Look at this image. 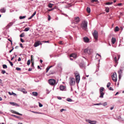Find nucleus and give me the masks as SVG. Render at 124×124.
Listing matches in <instances>:
<instances>
[{
    "label": "nucleus",
    "instance_id": "nucleus-1",
    "mask_svg": "<svg viewBox=\"0 0 124 124\" xmlns=\"http://www.w3.org/2000/svg\"><path fill=\"white\" fill-rule=\"evenodd\" d=\"M87 21H84L82 22L81 26L84 30L86 29L87 27Z\"/></svg>",
    "mask_w": 124,
    "mask_h": 124
},
{
    "label": "nucleus",
    "instance_id": "nucleus-2",
    "mask_svg": "<svg viewBox=\"0 0 124 124\" xmlns=\"http://www.w3.org/2000/svg\"><path fill=\"white\" fill-rule=\"evenodd\" d=\"M104 90V88L103 87H101L99 89V91L100 94V95L99 96V97L101 98H103V95L104 93L103 92Z\"/></svg>",
    "mask_w": 124,
    "mask_h": 124
},
{
    "label": "nucleus",
    "instance_id": "nucleus-3",
    "mask_svg": "<svg viewBox=\"0 0 124 124\" xmlns=\"http://www.w3.org/2000/svg\"><path fill=\"white\" fill-rule=\"evenodd\" d=\"M80 19L79 17H77L74 18V21L72 22V24L74 23L75 24H77L80 21Z\"/></svg>",
    "mask_w": 124,
    "mask_h": 124
},
{
    "label": "nucleus",
    "instance_id": "nucleus-4",
    "mask_svg": "<svg viewBox=\"0 0 124 124\" xmlns=\"http://www.w3.org/2000/svg\"><path fill=\"white\" fill-rule=\"evenodd\" d=\"M93 35L94 38L96 40H97V39L98 36L97 31L96 30H94V32L93 33Z\"/></svg>",
    "mask_w": 124,
    "mask_h": 124
},
{
    "label": "nucleus",
    "instance_id": "nucleus-5",
    "mask_svg": "<svg viewBox=\"0 0 124 124\" xmlns=\"http://www.w3.org/2000/svg\"><path fill=\"white\" fill-rule=\"evenodd\" d=\"M75 76L76 77V83H78L80 80L79 74L76 73L75 74Z\"/></svg>",
    "mask_w": 124,
    "mask_h": 124
},
{
    "label": "nucleus",
    "instance_id": "nucleus-6",
    "mask_svg": "<svg viewBox=\"0 0 124 124\" xmlns=\"http://www.w3.org/2000/svg\"><path fill=\"white\" fill-rule=\"evenodd\" d=\"M112 77L113 80L115 82H116L117 81V78L116 73V72L113 73Z\"/></svg>",
    "mask_w": 124,
    "mask_h": 124
},
{
    "label": "nucleus",
    "instance_id": "nucleus-7",
    "mask_svg": "<svg viewBox=\"0 0 124 124\" xmlns=\"http://www.w3.org/2000/svg\"><path fill=\"white\" fill-rule=\"evenodd\" d=\"M49 84L51 85H54L55 83V80L53 79H50L48 80Z\"/></svg>",
    "mask_w": 124,
    "mask_h": 124
},
{
    "label": "nucleus",
    "instance_id": "nucleus-8",
    "mask_svg": "<svg viewBox=\"0 0 124 124\" xmlns=\"http://www.w3.org/2000/svg\"><path fill=\"white\" fill-rule=\"evenodd\" d=\"M85 120L86 122L90 124H95L97 122L96 121H91L88 119H86Z\"/></svg>",
    "mask_w": 124,
    "mask_h": 124
},
{
    "label": "nucleus",
    "instance_id": "nucleus-9",
    "mask_svg": "<svg viewBox=\"0 0 124 124\" xmlns=\"http://www.w3.org/2000/svg\"><path fill=\"white\" fill-rule=\"evenodd\" d=\"M75 83V78H70V85H74Z\"/></svg>",
    "mask_w": 124,
    "mask_h": 124
},
{
    "label": "nucleus",
    "instance_id": "nucleus-10",
    "mask_svg": "<svg viewBox=\"0 0 124 124\" xmlns=\"http://www.w3.org/2000/svg\"><path fill=\"white\" fill-rule=\"evenodd\" d=\"M91 50L90 49H85L84 51V52L86 54H90L91 52Z\"/></svg>",
    "mask_w": 124,
    "mask_h": 124
},
{
    "label": "nucleus",
    "instance_id": "nucleus-11",
    "mask_svg": "<svg viewBox=\"0 0 124 124\" xmlns=\"http://www.w3.org/2000/svg\"><path fill=\"white\" fill-rule=\"evenodd\" d=\"M42 44L40 41H38L35 42L34 44V46L35 47H37L39 46L40 44L41 45Z\"/></svg>",
    "mask_w": 124,
    "mask_h": 124
},
{
    "label": "nucleus",
    "instance_id": "nucleus-12",
    "mask_svg": "<svg viewBox=\"0 0 124 124\" xmlns=\"http://www.w3.org/2000/svg\"><path fill=\"white\" fill-rule=\"evenodd\" d=\"M10 111L12 113L15 114H16L17 115H20V116H22V114L20 113H19L18 112H16L15 111H14L13 110H10Z\"/></svg>",
    "mask_w": 124,
    "mask_h": 124
},
{
    "label": "nucleus",
    "instance_id": "nucleus-13",
    "mask_svg": "<svg viewBox=\"0 0 124 124\" xmlns=\"http://www.w3.org/2000/svg\"><path fill=\"white\" fill-rule=\"evenodd\" d=\"M84 41L86 43H88L89 41V39L87 37H85L83 38Z\"/></svg>",
    "mask_w": 124,
    "mask_h": 124
},
{
    "label": "nucleus",
    "instance_id": "nucleus-14",
    "mask_svg": "<svg viewBox=\"0 0 124 124\" xmlns=\"http://www.w3.org/2000/svg\"><path fill=\"white\" fill-rule=\"evenodd\" d=\"M9 103L13 106H19V105L17 104L14 102H10Z\"/></svg>",
    "mask_w": 124,
    "mask_h": 124
},
{
    "label": "nucleus",
    "instance_id": "nucleus-15",
    "mask_svg": "<svg viewBox=\"0 0 124 124\" xmlns=\"http://www.w3.org/2000/svg\"><path fill=\"white\" fill-rule=\"evenodd\" d=\"M70 57H72L74 58H75L77 57V55L76 54L72 53L70 55Z\"/></svg>",
    "mask_w": 124,
    "mask_h": 124
},
{
    "label": "nucleus",
    "instance_id": "nucleus-16",
    "mask_svg": "<svg viewBox=\"0 0 124 124\" xmlns=\"http://www.w3.org/2000/svg\"><path fill=\"white\" fill-rule=\"evenodd\" d=\"M6 9L5 8H2L0 10V12L2 13H5L6 12Z\"/></svg>",
    "mask_w": 124,
    "mask_h": 124
},
{
    "label": "nucleus",
    "instance_id": "nucleus-17",
    "mask_svg": "<svg viewBox=\"0 0 124 124\" xmlns=\"http://www.w3.org/2000/svg\"><path fill=\"white\" fill-rule=\"evenodd\" d=\"M7 26L6 28H5V29H6V30L4 32H3L4 34L5 35H8V33H7Z\"/></svg>",
    "mask_w": 124,
    "mask_h": 124
},
{
    "label": "nucleus",
    "instance_id": "nucleus-18",
    "mask_svg": "<svg viewBox=\"0 0 124 124\" xmlns=\"http://www.w3.org/2000/svg\"><path fill=\"white\" fill-rule=\"evenodd\" d=\"M79 66L80 68L81 69H83V68H85V66L84 64L81 63L79 64Z\"/></svg>",
    "mask_w": 124,
    "mask_h": 124
},
{
    "label": "nucleus",
    "instance_id": "nucleus-19",
    "mask_svg": "<svg viewBox=\"0 0 124 124\" xmlns=\"http://www.w3.org/2000/svg\"><path fill=\"white\" fill-rule=\"evenodd\" d=\"M65 88V87L64 86L62 85L60 86V89L61 90L63 91Z\"/></svg>",
    "mask_w": 124,
    "mask_h": 124
},
{
    "label": "nucleus",
    "instance_id": "nucleus-20",
    "mask_svg": "<svg viewBox=\"0 0 124 124\" xmlns=\"http://www.w3.org/2000/svg\"><path fill=\"white\" fill-rule=\"evenodd\" d=\"M36 12H35L28 19V20H30L31 19V18L36 14Z\"/></svg>",
    "mask_w": 124,
    "mask_h": 124
},
{
    "label": "nucleus",
    "instance_id": "nucleus-21",
    "mask_svg": "<svg viewBox=\"0 0 124 124\" xmlns=\"http://www.w3.org/2000/svg\"><path fill=\"white\" fill-rule=\"evenodd\" d=\"M116 41V39L115 38L113 37L111 39V41L113 44H114L115 43Z\"/></svg>",
    "mask_w": 124,
    "mask_h": 124
},
{
    "label": "nucleus",
    "instance_id": "nucleus-22",
    "mask_svg": "<svg viewBox=\"0 0 124 124\" xmlns=\"http://www.w3.org/2000/svg\"><path fill=\"white\" fill-rule=\"evenodd\" d=\"M21 91L23 92L24 93H26L27 92L25 91V89L23 88H22L21 90Z\"/></svg>",
    "mask_w": 124,
    "mask_h": 124
},
{
    "label": "nucleus",
    "instance_id": "nucleus-23",
    "mask_svg": "<svg viewBox=\"0 0 124 124\" xmlns=\"http://www.w3.org/2000/svg\"><path fill=\"white\" fill-rule=\"evenodd\" d=\"M119 29L118 26H116L115 28L114 31L115 32L117 31H119Z\"/></svg>",
    "mask_w": 124,
    "mask_h": 124
},
{
    "label": "nucleus",
    "instance_id": "nucleus-24",
    "mask_svg": "<svg viewBox=\"0 0 124 124\" xmlns=\"http://www.w3.org/2000/svg\"><path fill=\"white\" fill-rule=\"evenodd\" d=\"M33 95L34 96H36L38 95V93L36 92H33L32 93Z\"/></svg>",
    "mask_w": 124,
    "mask_h": 124
},
{
    "label": "nucleus",
    "instance_id": "nucleus-25",
    "mask_svg": "<svg viewBox=\"0 0 124 124\" xmlns=\"http://www.w3.org/2000/svg\"><path fill=\"white\" fill-rule=\"evenodd\" d=\"M86 10L87 12L88 13H89L90 12H91V10L90 9V8L88 7H87L86 8Z\"/></svg>",
    "mask_w": 124,
    "mask_h": 124
},
{
    "label": "nucleus",
    "instance_id": "nucleus-26",
    "mask_svg": "<svg viewBox=\"0 0 124 124\" xmlns=\"http://www.w3.org/2000/svg\"><path fill=\"white\" fill-rule=\"evenodd\" d=\"M114 61L116 63H118L117 60V59L116 57V56H115V57L114 58Z\"/></svg>",
    "mask_w": 124,
    "mask_h": 124
},
{
    "label": "nucleus",
    "instance_id": "nucleus-27",
    "mask_svg": "<svg viewBox=\"0 0 124 124\" xmlns=\"http://www.w3.org/2000/svg\"><path fill=\"white\" fill-rule=\"evenodd\" d=\"M8 93H9V94L10 95H14V96H15L16 95V94L15 93H13V92H12V93H11L10 92H8Z\"/></svg>",
    "mask_w": 124,
    "mask_h": 124
},
{
    "label": "nucleus",
    "instance_id": "nucleus-28",
    "mask_svg": "<svg viewBox=\"0 0 124 124\" xmlns=\"http://www.w3.org/2000/svg\"><path fill=\"white\" fill-rule=\"evenodd\" d=\"M11 116L18 119H19L20 118V117L14 115H11Z\"/></svg>",
    "mask_w": 124,
    "mask_h": 124
},
{
    "label": "nucleus",
    "instance_id": "nucleus-29",
    "mask_svg": "<svg viewBox=\"0 0 124 124\" xmlns=\"http://www.w3.org/2000/svg\"><path fill=\"white\" fill-rule=\"evenodd\" d=\"M113 3L112 2H108L106 3L105 4L106 5H109L112 4Z\"/></svg>",
    "mask_w": 124,
    "mask_h": 124
},
{
    "label": "nucleus",
    "instance_id": "nucleus-30",
    "mask_svg": "<svg viewBox=\"0 0 124 124\" xmlns=\"http://www.w3.org/2000/svg\"><path fill=\"white\" fill-rule=\"evenodd\" d=\"M26 17V16H20L19 17V18L20 19H24V18H25Z\"/></svg>",
    "mask_w": 124,
    "mask_h": 124
},
{
    "label": "nucleus",
    "instance_id": "nucleus-31",
    "mask_svg": "<svg viewBox=\"0 0 124 124\" xmlns=\"http://www.w3.org/2000/svg\"><path fill=\"white\" fill-rule=\"evenodd\" d=\"M30 29V28L29 27L26 28L25 29L24 31H28Z\"/></svg>",
    "mask_w": 124,
    "mask_h": 124
},
{
    "label": "nucleus",
    "instance_id": "nucleus-32",
    "mask_svg": "<svg viewBox=\"0 0 124 124\" xmlns=\"http://www.w3.org/2000/svg\"><path fill=\"white\" fill-rule=\"evenodd\" d=\"M53 5V4H52L50 3H49L48 4V6L49 8H51L52 7Z\"/></svg>",
    "mask_w": 124,
    "mask_h": 124
},
{
    "label": "nucleus",
    "instance_id": "nucleus-33",
    "mask_svg": "<svg viewBox=\"0 0 124 124\" xmlns=\"http://www.w3.org/2000/svg\"><path fill=\"white\" fill-rule=\"evenodd\" d=\"M109 8L108 7H106L105 9V10L107 13H108L109 12Z\"/></svg>",
    "mask_w": 124,
    "mask_h": 124
},
{
    "label": "nucleus",
    "instance_id": "nucleus-34",
    "mask_svg": "<svg viewBox=\"0 0 124 124\" xmlns=\"http://www.w3.org/2000/svg\"><path fill=\"white\" fill-rule=\"evenodd\" d=\"M33 55H31V62H34V60L33 59Z\"/></svg>",
    "mask_w": 124,
    "mask_h": 124
},
{
    "label": "nucleus",
    "instance_id": "nucleus-35",
    "mask_svg": "<svg viewBox=\"0 0 124 124\" xmlns=\"http://www.w3.org/2000/svg\"><path fill=\"white\" fill-rule=\"evenodd\" d=\"M67 101L69 102H71L72 101V100L71 99L69 98H67Z\"/></svg>",
    "mask_w": 124,
    "mask_h": 124
},
{
    "label": "nucleus",
    "instance_id": "nucleus-36",
    "mask_svg": "<svg viewBox=\"0 0 124 124\" xmlns=\"http://www.w3.org/2000/svg\"><path fill=\"white\" fill-rule=\"evenodd\" d=\"M122 70L121 69H120L119 71H118V72L119 74L121 75L122 73Z\"/></svg>",
    "mask_w": 124,
    "mask_h": 124
},
{
    "label": "nucleus",
    "instance_id": "nucleus-37",
    "mask_svg": "<svg viewBox=\"0 0 124 124\" xmlns=\"http://www.w3.org/2000/svg\"><path fill=\"white\" fill-rule=\"evenodd\" d=\"M110 84H111V83H110L108 82L107 83V87L108 88L109 87V86H110Z\"/></svg>",
    "mask_w": 124,
    "mask_h": 124
},
{
    "label": "nucleus",
    "instance_id": "nucleus-38",
    "mask_svg": "<svg viewBox=\"0 0 124 124\" xmlns=\"http://www.w3.org/2000/svg\"><path fill=\"white\" fill-rule=\"evenodd\" d=\"M30 62H31V61H30V60H28V61H27V64L28 65H29L30 63Z\"/></svg>",
    "mask_w": 124,
    "mask_h": 124
},
{
    "label": "nucleus",
    "instance_id": "nucleus-39",
    "mask_svg": "<svg viewBox=\"0 0 124 124\" xmlns=\"http://www.w3.org/2000/svg\"><path fill=\"white\" fill-rule=\"evenodd\" d=\"M24 33H22L21 35H20V37H24Z\"/></svg>",
    "mask_w": 124,
    "mask_h": 124
},
{
    "label": "nucleus",
    "instance_id": "nucleus-40",
    "mask_svg": "<svg viewBox=\"0 0 124 124\" xmlns=\"http://www.w3.org/2000/svg\"><path fill=\"white\" fill-rule=\"evenodd\" d=\"M3 68L4 69H6L7 68V66L6 65L4 64L3 65Z\"/></svg>",
    "mask_w": 124,
    "mask_h": 124
},
{
    "label": "nucleus",
    "instance_id": "nucleus-41",
    "mask_svg": "<svg viewBox=\"0 0 124 124\" xmlns=\"http://www.w3.org/2000/svg\"><path fill=\"white\" fill-rule=\"evenodd\" d=\"M98 1V0H91V2H97Z\"/></svg>",
    "mask_w": 124,
    "mask_h": 124
},
{
    "label": "nucleus",
    "instance_id": "nucleus-42",
    "mask_svg": "<svg viewBox=\"0 0 124 124\" xmlns=\"http://www.w3.org/2000/svg\"><path fill=\"white\" fill-rule=\"evenodd\" d=\"M1 73H2L4 74L6 73V71L4 70H2L1 71Z\"/></svg>",
    "mask_w": 124,
    "mask_h": 124
},
{
    "label": "nucleus",
    "instance_id": "nucleus-43",
    "mask_svg": "<svg viewBox=\"0 0 124 124\" xmlns=\"http://www.w3.org/2000/svg\"><path fill=\"white\" fill-rule=\"evenodd\" d=\"M102 104L101 103H97V104H94V105H102Z\"/></svg>",
    "mask_w": 124,
    "mask_h": 124
},
{
    "label": "nucleus",
    "instance_id": "nucleus-44",
    "mask_svg": "<svg viewBox=\"0 0 124 124\" xmlns=\"http://www.w3.org/2000/svg\"><path fill=\"white\" fill-rule=\"evenodd\" d=\"M107 105V103L106 102H105L103 104V105L104 106H105Z\"/></svg>",
    "mask_w": 124,
    "mask_h": 124
},
{
    "label": "nucleus",
    "instance_id": "nucleus-45",
    "mask_svg": "<svg viewBox=\"0 0 124 124\" xmlns=\"http://www.w3.org/2000/svg\"><path fill=\"white\" fill-rule=\"evenodd\" d=\"M97 55H98L99 56H100V57H101V55H99L98 54H96V57L97 58H98V57H97Z\"/></svg>",
    "mask_w": 124,
    "mask_h": 124
},
{
    "label": "nucleus",
    "instance_id": "nucleus-46",
    "mask_svg": "<svg viewBox=\"0 0 124 124\" xmlns=\"http://www.w3.org/2000/svg\"><path fill=\"white\" fill-rule=\"evenodd\" d=\"M39 106L40 107H41L43 106V105L41 104L40 102H39Z\"/></svg>",
    "mask_w": 124,
    "mask_h": 124
},
{
    "label": "nucleus",
    "instance_id": "nucleus-47",
    "mask_svg": "<svg viewBox=\"0 0 124 124\" xmlns=\"http://www.w3.org/2000/svg\"><path fill=\"white\" fill-rule=\"evenodd\" d=\"M31 62V66L33 67H34V62Z\"/></svg>",
    "mask_w": 124,
    "mask_h": 124
},
{
    "label": "nucleus",
    "instance_id": "nucleus-48",
    "mask_svg": "<svg viewBox=\"0 0 124 124\" xmlns=\"http://www.w3.org/2000/svg\"><path fill=\"white\" fill-rule=\"evenodd\" d=\"M16 70H21V69L19 68L16 67Z\"/></svg>",
    "mask_w": 124,
    "mask_h": 124
},
{
    "label": "nucleus",
    "instance_id": "nucleus-49",
    "mask_svg": "<svg viewBox=\"0 0 124 124\" xmlns=\"http://www.w3.org/2000/svg\"><path fill=\"white\" fill-rule=\"evenodd\" d=\"M13 23L12 22H11L9 24H8V26H11L13 24Z\"/></svg>",
    "mask_w": 124,
    "mask_h": 124
},
{
    "label": "nucleus",
    "instance_id": "nucleus-50",
    "mask_svg": "<svg viewBox=\"0 0 124 124\" xmlns=\"http://www.w3.org/2000/svg\"><path fill=\"white\" fill-rule=\"evenodd\" d=\"M50 69V68H49L48 67H47V68L46 69V72H48V71Z\"/></svg>",
    "mask_w": 124,
    "mask_h": 124
},
{
    "label": "nucleus",
    "instance_id": "nucleus-51",
    "mask_svg": "<svg viewBox=\"0 0 124 124\" xmlns=\"http://www.w3.org/2000/svg\"><path fill=\"white\" fill-rule=\"evenodd\" d=\"M8 61H9V63H10V65L11 66H12L13 65V63L12 62H11L10 61H9L8 60Z\"/></svg>",
    "mask_w": 124,
    "mask_h": 124
},
{
    "label": "nucleus",
    "instance_id": "nucleus-52",
    "mask_svg": "<svg viewBox=\"0 0 124 124\" xmlns=\"http://www.w3.org/2000/svg\"><path fill=\"white\" fill-rule=\"evenodd\" d=\"M51 18V17L50 16V15H48V20H49V21L50 20Z\"/></svg>",
    "mask_w": 124,
    "mask_h": 124
},
{
    "label": "nucleus",
    "instance_id": "nucleus-53",
    "mask_svg": "<svg viewBox=\"0 0 124 124\" xmlns=\"http://www.w3.org/2000/svg\"><path fill=\"white\" fill-rule=\"evenodd\" d=\"M109 90H111L113 91L114 90L113 89V88L112 87H110L109 88Z\"/></svg>",
    "mask_w": 124,
    "mask_h": 124
},
{
    "label": "nucleus",
    "instance_id": "nucleus-54",
    "mask_svg": "<svg viewBox=\"0 0 124 124\" xmlns=\"http://www.w3.org/2000/svg\"><path fill=\"white\" fill-rule=\"evenodd\" d=\"M20 41L22 42H24V41L23 39L21 38H20Z\"/></svg>",
    "mask_w": 124,
    "mask_h": 124
},
{
    "label": "nucleus",
    "instance_id": "nucleus-55",
    "mask_svg": "<svg viewBox=\"0 0 124 124\" xmlns=\"http://www.w3.org/2000/svg\"><path fill=\"white\" fill-rule=\"evenodd\" d=\"M65 110L63 109V108H62V109H61L60 111L61 112H62V111H64V110Z\"/></svg>",
    "mask_w": 124,
    "mask_h": 124
},
{
    "label": "nucleus",
    "instance_id": "nucleus-56",
    "mask_svg": "<svg viewBox=\"0 0 124 124\" xmlns=\"http://www.w3.org/2000/svg\"><path fill=\"white\" fill-rule=\"evenodd\" d=\"M8 41H9L11 42V45L12 44V41L11 40H10L9 39H8Z\"/></svg>",
    "mask_w": 124,
    "mask_h": 124
},
{
    "label": "nucleus",
    "instance_id": "nucleus-57",
    "mask_svg": "<svg viewBox=\"0 0 124 124\" xmlns=\"http://www.w3.org/2000/svg\"><path fill=\"white\" fill-rule=\"evenodd\" d=\"M20 46L22 48H23V46L22 45V44L21 43L20 44Z\"/></svg>",
    "mask_w": 124,
    "mask_h": 124
},
{
    "label": "nucleus",
    "instance_id": "nucleus-58",
    "mask_svg": "<svg viewBox=\"0 0 124 124\" xmlns=\"http://www.w3.org/2000/svg\"><path fill=\"white\" fill-rule=\"evenodd\" d=\"M122 4L121 3H118V6H120L122 5Z\"/></svg>",
    "mask_w": 124,
    "mask_h": 124
},
{
    "label": "nucleus",
    "instance_id": "nucleus-59",
    "mask_svg": "<svg viewBox=\"0 0 124 124\" xmlns=\"http://www.w3.org/2000/svg\"><path fill=\"white\" fill-rule=\"evenodd\" d=\"M32 68H30L28 69V71H31L32 70Z\"/></svg>",
    "mask_w": 124,
    "mask_h": 124
},
{
    "label": "nucleus",
    "instance_id": "nucleus-60",
    "mask_svg": "<svg viewBox=\"0 0 124 124\" xmlns=\"http://www.w3.org/2000/svg\"><path fill=\"white\" fill-rule=\"evenodd\" d=\"M13 47V48L11 50H10L9 51V53H11L13 50L14 48L13 47Z\"/></svg>",
    "mask_w": 124,
    "mask_h": 124
},
{
    "label": "nucleus",
    "instance_id": "nucleus-61",
    "mask_svg": "<svg viewBox=\"0 0 124 124\" xmlns=\"http://www.w3.org/2000/svg\"><path fill=\"white\" fill-rule=\"evenodd\" d=\"M21 59L20 57H19L18 60V61H21Z\"/></svg>",
    "mask_w": 124,
    "mask_h": 124
},
{
    "label": "nucleus",
    "instance_id": "nucleus-62",
    "mask_svg": "<svg viewBox=\"0 0 124 124\" xmlns=\"http://www.w3.org/2000/svg\"><path fill=\"white\" fill-rule=\"evenodd\" d=\"M58 99L59 100H61L62 98L61 97H58Z\"/></svg>",
    "mask_w": 124,
    "mask_h": 124
},
{
    "label": "nucleus",
    "instance_id": "nucleus-63",
    "mask_svg": "<svg viewBox=\"0 0 124 124\" xmlns=\"http://www.w3.org/2000/svg\"><path fill=\"white\" fill-rule=\"evenodd\" d=\"M121 78V75L119 74V79H120Z\"/></svg>",
    "mask_w": 124,
    "mask_h": 124
},
{
    "label": "nucleus",
    "instance_id": "nucleus-64",
    "mask_svg": "<svg viewBox=\"0 0 124 124\" xmlns=\"http://www.w3.org/2000/svg\"><path fill=\"white\" fill-rule=\"evenodd\" d=\"M113 108H114V107H111L110 108V109L111 110H112L113 109Z\"/></svg>",
    "mask_w": 124,
    "mask_h": 124
}]
</instances>
